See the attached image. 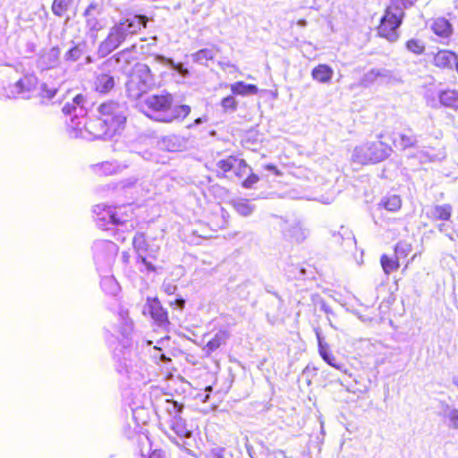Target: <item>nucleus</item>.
<instances>
[{
    "instance_id": "f257e3e1",
    "label": "nucleus",
    "mask_w": 458,
    "mask_h": 458,
    "mask_svg": "<svg viewBox=\"0 0 458 458\" xmlns=\"http://www.w3.org/2000/svg\"><path fill=\"white\" fill-rule=\"evenodd\" d=\"M98 114L84 123L83 127L68 126V131L74 138L110 140L121 134L126 124V115L114 101H105L98 106Z\"/></svg>"
},
{
    "instance_id": "f03ea898",
    "label": "nucleus",
    "mask_w": 458,
    "mask_h": 458,
    "mask_svg": "<svg viewBox=\"0 0 458 458\" xmlns=\"http://www.w3.org/2000/svg\"><path fill=\"white\" fill-rule=\"evenodd\" d=\"M143 107L148 117L165 123L182 121L191 111L189 105H174V97L168 91L148 96L143 101Z\"/></svg>"
},
{
    "instance_id": "7ed1b4c3",
    "label": "nucleus",
    "mask_w": 458,
    "mask_h": 458,
    "mask_svg": "<svg viewBox=\"0 0 458 458\" xmlns=\"http://www.w3.org/2000/svg\"><path fill=\"white\" fill-rule=\"evenodd\" d=\"M148 21V19L145 15H134L114 23L110 28L106 38L100 43L99 52L103 55H109L142 29H145Z\"/></svg>"
},
{
    "instance_id": "20e7f679",
    "label": "nucleus",
    "mask_w": 458,
    "mask_h": 458,
    "mask_svg": "<svg viewBox=\"0 0 458 458\" xmlns=\"http://www.w3.org/2000/svg\"><path fill=\"white\" fill-rule=\"evenodd\" d=\"M214 171L218 178H227L228 173L233 172L245 189L253 188L259 181V176L253 173L247 161L236 155H229L217 160Z\"/></svg>"
},
{
    "instance_id": "39448f33",
    "label": "nucleus",
    "mask_w": 458,
    "mask_h": 458,
    "mask_svg": "<svg viewBox=\"0 0 458 458\" xmlns=\"http://www.w3.org/2000/svg\"><path fill=\"white\" fill-rule=\"evenodd\" d=\"M405 13L397 2H391L384 10L376 28L377 37L389 42H395L400 38L399 29L403 24Z\"/></svg>"
},
{
    "instance_id": "423d86ee",
    "label": "nucleus",
    "mask_w": 458,
    "mask_h": 458,
    "mask_svg": "<svg viewBox=\"0 0 458 458\" xmlns=\"http://www.w3.org/2000/svg\"><path fill=\"white\" fill-rule=\"evenodd\" d=\"M154 86L155 81L149 67L145 64L137 63L129 74L125 89L130 98L138 99Z\"/></svg>"
},
{
    "instance_id": "0eeeda50",
    "label": "nucleus",
    "mask_w": 458,
    "mask_h": 458,
    "mask_svg": "<svg viewBox=\"0 0 458 458\" xmlns=\"http://www.w3.org/2000/svg\"><path fill=\"white\" fill-rule=\"evenodd\" d=\"M390 152V146L378 140L354 148L352 159L353 162L363 165L376 164L385 160Z\"/></svg>"
},
{
    "instance_id": "6e6552de",
    "label": "nucleus",
    "mask_w": 458,
    "mask_h": 458,
    "mask_svg": "<svg viewBox=\"0 0 458 458\" xmlns=\"http://www.w3.org/2000/svg\"><path fill=\"white\" fill-rule=\"evenodd\" d=\"M132 245L139 252L138 259L146 267L147 272H155L157 269V257L153 254H143L147 251V241L143 233H138L132 239Z\"/></svg>"
},
{
    "instance_id": "1a4fd4ad",
    "label": "nucleus",
    "mask_w": 458,
    "mask_h": 458,
    "mask_svg": "<svg viewBox=\"0 0 458 458\" xmlns=\"http://www.w3.org/2000/svg\"><path fill=\"white\" fill-rule=\"evenodd\" d=\"M143 313L148 315L159 326H167L170 323L166 310L157 297L147 299Z\"/></svg>"
},
{
    "instance_id": "9d476101",
    "label": "nucleus",
    "mask_w": 458,
    "mask_h": 458,
    "mask_svg": "<svg viewBox=\"0 0 458 458\" xmlns=\"http://www.w3.org/2000/svg\"><path fill=\"white\" fill-rule=\"evenodd\" d=\"M457 55L449 49H439L432 55V64L439 70H451Z\"/></svg>"
},
{
    "instance_id": "9b49d317",
    "label": "nucleus",
    "mask_w": 458,
    "mask_h": 458,
    "mask_svg": "<svg viewBox=\"0 0 458 458\" xmlns=\"http://www.w3.org/2000/svg\"><path fill=\"white\" fill-rule=\"evenodd\" d=\"M115 87V79L110 72L97 73L93 81V90L100 95L110 93Z\"/></svg>"
},
{
    "instance_id": "f8f14e48",
    "label": "nucleus",
    "mask_w": 458,
    "mask_h": 458,
    "mask_svg": "<svg viewBox=\"0 0 458 458\" xmlns=\"http://www.w3.org/2000/svg\"><path fill=\"white\" fill-rule=\"evenodd\" d=\"M430 30L439 38L449 39L454 32L452 23L445 17H436L431 20Z\"/></svg>"
},
{
    "instance_id": "ddd939ff",
    "label": "nucleus",
    "mask_w": 458,
    "mask_h": 458,
    "mask_svg": "<svg viewBox=\"0 0 458 458\" xmlns=\"http://www.w3.org/2000/svg\"><path fill=\"white\" fill-rule=\"evenodd\" d=\"M133 210L129 205L114 208V210L108 211L111 222L115 225H125L133 218Z\"/></svg>"
},
{
    "instance_id": "4468645a",
    "label": "nucleus",
    "mask_w": 458,
    "mask_h": 458,
    "mask_svg": "<svg viewBox=\"0 0 458 458\" xmlns=\"http://www.w3.org/2000/svg\"><path fill=\"white\" fill-rule=\"evenodd\" d=\"M59 58L60 49L57 47H53L39 55L38 63L43 70H49L58 64Z\"/></svg>"
},
{
    "instance_id": "2eb2a0df",
    "label": "nucleus",
    "mask_w": 458,
    "mask_h": 458,
    "mask_svg": "<svg viewBox=\"0 0 458 458\" xmlns=\"http://www.w3.org/2000/svg\"><path fill=\"white\" fill-rule=\"evenodd\" d=\"M99 14L100 12L97 4L91 3L89 4L84 11V17L87 27L92 30H100L103 29V24L98 19Z\"/></svg>"
},
{
    "instance_id": "dca6fc26",
    "label": "nucleus",
    "mask_w": 458,
    "mask_h": 458,
    "mask_svg": "<svg viewBox=\"0 0 458 458\" xmlns=\"http://www.w3.org/2000/svg\"><path fill=\"white\" fill-rule=\"evenodd\" d=\"M453 215V207L451 204L434 205L427 216L431 221H449Z\"/></svg>"
},
{
    "instance_id": "f3484780",
    "label": "nucleus",
    "mask_w": 458,
    "mask_h": 458,
    "mask_svg": "<svg viewBox=\"0 0 458 458\" xmlns=\"http://www.w3.org/2000/svg\"><path fill=\"white\" fill-rule=\"evenodd\" d=\"M310 74L314 81L327 84L331 82L334 71L328 64H319L312 69Z\"/></svg>"
},
{
    "instance_id": "a211bd4d",
    "label": "nucleus",
    "mask_w": 458,
    "mask_h": 458,
    "mask_svg": "<svg viewBox=\"0 0 458 458\" xmlns=\"http://www.w3.org/2000/svg\"><path fill=\"white\" fill-rule=\"evenodd\" d=\"M229 338V332L225 329L219 330L203 347L208 356L224 345Z\"/></svg>"
},
{
    "instance_id": "6ab92c4d",
    "label": "nucleus",
    "mask_w": 458,
    "mask_h": 458,
    "mask_svg": "<svg viewBox=\"0 0 458 458\" xmlns=\"http://www.w3.org/2000/svg\"><path fill=\"white\" fill-rule=\"evenodd\" d=\"M438 99L445 107L458 111V90L451 89L441 90Z\"/></svg>"
},
{
    "instance_id": "aec40b11",
    "label": "nucleus",
    "mask_w": 458,
    "mask_h": 458,
    "mask_svg": "<svg viewBox=\"0 0 458 458\" xmlns=\"http://www.w3.org/2000/svg\"><path fill=\"white\" fill-rule=\"evenodd\" d=\"M75 0H53L51 11L57 17H64L75 9Z\"/></svg>"
},
{
    "instance_id": "412c9836",
    "label": "nucleus",
    "mask_w": 458,
    "mask_h": 458,
    "mask_svg": "<svg viewBox=\"0 0 458 458\" xmlns=\"http://www.w3.org/2000/svg\"><path fill=\"white\" fill-rule=\"evenodd\" d=\"M230 90L234 96L256 95L259 89L255 84H246L242 81H238L230 85Z\"/></svg>"
},
{
    "instance_id": "4be33fe9",
    "label": "nucleus",
    "mask_w": 458,
    "mask_h": 458,
    "mask_svg": "<svg viewBox=\"0 0 458 458\" xmlns=\"http://www.w3.org/2000/svg\"><path fill=\"white\" fill-rule=\"evenodd\" d=\"M38 84V79L33 75H24L16 83V91L19 94L28 95L33 91Z\"/></svg>"
},
{
    "instance_id": "5701e85b",
    "label": "nucleus",
    "mask_w": 458,
    "mask_h": 458,
    "mask_svg": "<svg viewBox=\"0 0 458 458\" xmlns=\"http://www.w3.org/2000/svg\"><path fill=\"white\" fill-rule=\"evenodd\" d=\"M318 352L321 358L331 367L342 370L343 364L337 363L335 360V357L328 352V345L327 344L322 343L319 335L318 334Z\"/></svg>"
},
{
    "instance_id": "b1692460",
    "label": "nucleus",
    "mask_w": 458,
    "mask_h": 458,
    "mask_svg": "<svg viewBox=\"0 0 458 458\" xmlns=\"http://www.w3.org/2000/svg\"><path fill=\"white\" fill-rule=\"evenodd\" d=\"M92 174L97 178L106 177L114 174L117 167L110 162H103L92 166Z\"/></svg>"
},
{
    "instance_id": "393cba45",
    "label": "nucleus",
    "mask_w": 458,
    "mask_h": 458,
    "mask_svg": "<svg viewBox=\"0 0 458 458\" xmlns=\"http://www.w3.org/2000/svg\"><path fill=\"white\" fill-rule=\"evenodd\" d=\"M380 265L386 275H390L392 272L397 271L400 267V261L395 256L390 257L383 254L380 257Z\"/></svg>"
},
{
    "instance_id": "a878e982",
    "label": "nucleus",
    "mask_w": 458,
    "mask_h": 458,
    "mask_svg": "<svg viewBox=\"0 0 458 458\" xmlns=\"http://www.w3.org/2000/svg\"><path fill=\"white\" fill-rule=\"evenodd\" d=\"M406 49L415 55H422L426 52L425 43L419 38H411L405 41Z\"/></svg>"
},
{
    "instance_id": "bb28decb",
    "label": "nucleus",
    "mask_w": 458,
    "mask_h": 458,
    "mask_svg": "<svg viewBox=\"0 0 458 458\" xmlns=\"http://www.w3.org/2000/svg\"><path fill=\"white\" fill-rule=\"evenodd\" d=\"M411 250V243L404 240L399 241L394 247V256L399 261L401 259H406Z\"/></svg>"
},
{
    "instance_id": "cd10ccee",
    "label": "nucleus",
    "mask_w": 458,
    "mask_h": 458,
    "mask_svg": "<svg viewBox=\"0 0 458 458\" xmlns=\"http://www.w3.org/2000/svg\"><path fill=\"white\" fill-rule=\"evenodd\" d=\"M232 206L238 214L243 216H250L253 211V207L250 205V200L246 199L233 200Z\"/></svg>"
},
{
    "instance_id": "c85d7f7f",
    "label": "nucleus",
    "mask_w": 458,
    "mask_h": 458,
    "mask_svg": "<svg viewBox=\"0 0 458 458\" xmlns=\"http://www.w3.org/2000/svg\"><path fill=\"white\" fill-rule=\"evenodd\" d=\"M381 206L388 211L396 212L402 207V200L398 196H391L382 200Z\"/></svg>"
},
{
    "instance_id": "c756f323",
    "label": "nucleus",
    "mask_w": 458,
    "mask_h": 458,
    "mask_svg": "<svg viewBox=\"0 0 458 458\" xmlns=\"http://www.w3.org/2000/svg\"><path fill=\"white\" fill-rule=\"evenodd\" d=\"M220 106L224 112H234L237 110L238 102L234 98V95H228L223 98L220 101Z\"/></svg>"
},
{
    "instance_id": "7c9ffc66",
    "label": "nucleus",
    "mask_w": 458,
    "mask_h": 458,
    "mask_svg": "<svg viewBox=\"0 0 458 458\" xmlns=\"http://www.w3.org/2000/svg\"><path fill=\"white\" fill-rule=\"evenodd\" d=\"M196 56L199 60L209 61L215 58V53L211 48H203L196 53Z\"/></svg>"
},
{
    "instance_id": "2f4dec72",
    "label": "nucleus",
    "mask_w": 458,
    "mask_h": 458,
    "mask_svg": "<svg viewBox=\"0 0 458 458\" xmlns=\"http://www.w3.org/2000/svg\"><path fill=\"white\" fill-rule=\"evenodd\" d=\"M81 49L79 47V46L72 47L65 54V57L69 61H76L81 57Z\"/></svg>"
},
{
    "instance_id": "473e14b6",
    "label": "nucleus",
    "mask_w": 458,
    "mask_h": 458,
    "mask_svg": "<svg viewBox=\"0 0 458 458\" xmlns=\"http://www.w3.org/2000/svg\"><path fill=\"white\" fill-rule=\"evenodd\" d=\"M55 92L56 91L55 89H47L46 85H42L40 96L42 98H52L55 96Z\"/></svg>"
},
{
    "instance_id": "72a5a7b5",
    "label": "nucleus",
    "mask_w": 458,
    "mask_h": 458,
    "mask_svg": "<svg viewBox=\"0 0 458 458\" xmlns=\"http://www.w3.org/2000/svg\"><path fill=\"white\" fill-rule=\"evenodd\" d=\"M75 110V106L73 104L67 103L63 107V112L66 114H70Z\"/></svg>"
},
{
    "instance_id": "f704fd0d",
    "label": "nucleus",
    "mask_w": 458,
    "mask_h": 458,
    "mask_svg": "<svg viewBox=\"0 0 458 458\" xmlns=\"http://www.w3.org/2000/svg\"><path fill=\"white\" fill-rule=\"evenodd\" d=\"M85 102V97L82 94H78L73 98V103L78 106H82Z\"/></svg>"
},
{
    "instance_id": "c9c22d12",
    "label": "nucleus",
    "mask_w": 458,
    "mask_h": 458,
    "mask_svg": "<svg viewBox=\"0 0 458 458\" xmlns=\"http://www.w3.org/2000/svg\"><path fill=\"white\" fill-rule=\"evenodd\" d=\"M173 304H176L178 305L180 308H182L184 306V300L182 299H177L174 301V302H171V305Z\"/></svg>"
},
{
    "instance_id": "e433bc0d",
    "label": "nucleus",
    "mask_w": 458,
    "mask_h": 458,
    "mask_svg": "<svg viewBox=\"0 0 458 458\" xmlns=\"http://www.w3.org/2000/svg\"><path fill=\"white\" fill-rule=\"evenodd\" d=\"M148 458H162V457H161V454L157 451H153L151 454H149Z\"/></svg>"
},
{
    "instance_id": "4c0bfd02",
    "label": "nucleus",
    "mask_w": 458,
    "mask_h": 458,
    "mask_svg": "<svg viewBox=\"0 0 458 458\" xmlns=\"http://www.w3.org/2000/svg\"><path fill=\"white\" fill-rule=\"evenodd\" d=\"M452 418L454 421V426L457 428L458 427V414L456 412H454L452 414Z\"/></svg>"
},
{
    "instance_id": "58836bf2",
    "label": "nucleus",
    "mask_w": 458,
    "mask_h": 458,
    "mask_svg": "<svg viewBox=\"0 0 458 458\" xmlns=\"http://www.w3.org/2000/svg\"><path fill=\"white\" fill-rule=\"evenodd\" d=\"M130 256L127 252L123 253V260L127 263L129 262Z\"/></svg>"
},
{
    "instance_id": "ea45409f",
    "label": "nucleus",
    "mask_w": 458,
    "mask_h": 458,
    "mask_svg": "<svg viewBox=\"0 0 458 458\" xmlns=\"http://www.w3.org/2000/svg\"><path fill=\"white\" fill-rule=\"evenodd\" d=\"M454 64L455 70H456V72H457V73H458V55H457V57H456V60L454 61Z\"/></svg>"
},
{
    "instance_id": "a19ab883",
    "label": "nucleus",
    "mask_w": 458,
    "mask_h": 458,
    "mask_svg": "<svg viewBox=\"0 0 458 458\" xmlns=\"http://www.w3.org/2000/svg\"><path fill=\"white\" fill-rule=\"evenodd\" d=\"M205 390L206 391H211L212 390V386H206Z\"/></svg>"
},
{
    "instance_id": "79ce46f5",
    "label": "nucleus",
    "mask_w": 458,
    "mask_h": 458,
    "mask_svg": "<svg viewBox=\"0 0 458 458\" xmlns=\"http://www.w3.org/2000/svg\"><path fill=\"white\" fill-rule=\"evenodd\" d=\"M202 122L201 118H198L195 120V123H200Z\"/></svg>"
}]
</instances>
